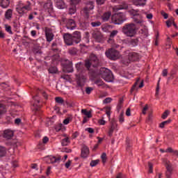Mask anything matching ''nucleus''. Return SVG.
<instances>
[{"label": "nucleus", "mask_w": 178, "mask_h": 178, "mask_svg": "<svg viewBox=\"0 0 178 178\" xmlns=\"http://www.w3.org/2000/svg\"><path fill=\"white\" fill-rule=\"evenodd\" d=\"M122 33L127 35V37H134V35L137 34L136 24L133 23L125 24L122 27Z\"/></svg>", "instance_id": "f03ea898"}, {"label": "nucleus", "mask_w": 178, "mask_h": 178, "mask_svg": "<svg viewBox=\"0 0 178 178\" xmlns=\"http://www.w3.org/2000/svg\"><path fill=\"white\" fill-rule=\"evenodd\" d=\"M5 28H6V31H7V33H9V34H13V32H12V26L8 24H5Z\"/></svg>", "instance_id": "de8ad7c7"}, {"label": "nucleus", "mask_w": 178, "mask_h": 178, "mask_svg": "<svg viewBox=\"0 0 178 178\" xmlns=\"http://www.w3.org/2000/svg\"><path fill=\"white\" fill-rule=\"evenodd\" d=\"M102 23L99 21L91 22V26L92 27H99L101 26Z\"/></svg>", "instance_id": "603ef678"}, {"label": "nucleus", "mask_w": 178, "mask_h": 178, "mask_svg": "<svg viewBox=\"0 0 178 178\" xmlns=\"http://www.w3.org/2000/svg\"><path fill=\"white\" fill-rule=\"evenodd\" d=\"M173 19L174 18L172 17H170L168 20L165 22L167 27H171L172 24H173Z\"/></svg>", "instance_id": "79ce46f5"}, {"label": "nucleus", "mask_w": 178, "mask_h": 178, "mask_svg": "<svg viewBox=\"0 0 178 178\" xmlns=\"http://www.w3.org/2000/svg\"><path fill=\"white\" fill-rule=\"evenodd\" d=\"M65 26L67 30H74V29L76 27V22L73 19H68Z\"/></svg>", "instance_id": "f3484780"}, {"label": "nucleus", "mask_w": 178, "mask_h": 178, "mask_svg": "<svg viewBox=\"0 0 178 178\" xmlns=\"http://www.w3.org/2000/svg\"><path fill=\"white\" fill-rule=\"evenodd\" d=\"M147 111H148V104H145V107L143 109V115H147Z\"/></svg>", "instance_id": "680f3d73"}, {"label": "nucleus", "mask_w": 178, "mask_h": 178, "mask_svg": "<svg viewBox=\"0 0 178 178\" xmlns=\"http://www.w3.org/2000/svg\"><path fill=\"white\" fill-rule=\"evenodd\" d=\"M56 72H58L56 67H50L49 69V73H51L52 74L56 73Z\"/></svg>", "instance_id": "49530a36"}, {"label": "nucleus", "mask_w": 178, "mask_h": 178, "mask_svg": "<svg viewBox=\"0 0 178 178\" xmlns=\"http://www.w3.org/2000/svg\"><path fill=\"white\" fill-rule=\"evenodd\" d=\"M99 74L102 79L105 80V81H107V83H111V81H113V74L108 69L101 68L99 72Z\"/></svg>", "instance_id": "20e7f679"}, {"label": "nucleus", "mask_w": 178, "mask_h": 178, "mask_svg": "<svg viewBox=\"0 0 178 178\" xmlns=\"http://www.w3.org/2000/svg\"><path fill=\"white\" fill-rule=\"evenodd\" d=\"M116 127H118V124H116V120H115V119H112L111 122V126L109 127L108 132L109 137H112L113 134V131H115V129H116Z\"/></svg>", "instance_id": "4468645a"}, {"label": "nucleus", "mask_w": 178, "mask_h": 178, "mask_svg": "<svg viewBox=\"0 0 178 178\" xmlns=\"http://www.w3.org/2000/svg\"><path fill=\"white\" fill-rule=\"evenodd\" d=\"M62 159V156H51V157H47V160L50 161L51 163H59L60 162V160Z\"/></svg>", "instance_id": "4be33fe9"}, {"label": "nucleus", "mask_w": 178, "mask_h": 178, "mask_svg": "<svg viewBox=\"0 0 178 178\" xmlns=\"http://www.w3.org/2000/svg\"><path fill=\"white\" fill-rule=\"evenodd\" d=\"M129 59L131 60V62H137V60H139L140 56L138 54L135 52H131L128 54Z\"/></svg>", "instance_id": "dca6fc26"}, {"label": "nucleus", "mask_w": 178, "mask_h": 178, "mask_svg": "<svg viewBox=\"0 0 178 178\" xmlns=\"http://www.w3.org/2000/svg\"><path fill=\"white\" fill-rule=\"evenodd\" d=\"M139 83H140V78H137L136 83L133 85L131 89V93H133V91H134L135 90H138L137 86H138Z\"/></svg>", "instance_id": "473e14b6"}, {"label": "nucleus", "mask_w": 178, "mask_h": 178, "mask_svg": "<svg viewBox=\"0 0 178 178\" xmlns=\"http://www.w3.org/2000/svg\"><path fill=\"white\" fill-rule=\"evenodd\" d=\"M111 22L114 24H122L124 22L123 13H117L111 17Z\"/></svg>", "instance_id": "6e6552de"}, {"label": "nucleus", "mask_w": 178, "mask_h": 178, "mask_svg": "<svg viewBox=\"0 0 178 178\" xmlns=\"http://www.w3.org/2000/svg\"><path fill=\"white\" fill-rule=\"evenodd\" d=\"M99 163V161L98 159L97 160H92L90 162V166L92 168H94V166H97Z\"/></svg>", "instance_id": "8fccbe9b"}, {"label": "nucleus", "mask_w": 178, "mask_h": 178, "mask_svg": "<svg viewBox=\"0 0 178 178\" xmlns=\"http://www.w3.org/2000/svg\"><path fill=\"white\" fill-rule=\"evenodd\" d=\"M132 2L136 6H145L147 0H132Z\"/></svg>", "instance_id": "b1692460"}, {"label": "nucleus", "mask_w": 178, "mask_h": 178, "mask_svg": "<svg viewBox=\"0 0 178 178\" xmlns=\"http://www.w3.org/2000/svg\"><path fill=\"white\" fill-rule=\"evenodd\" d=\"M72 35L75 44H79L81 41V33L79 31H74Z\"/></svg>", "instance_id": "2eb2a0df"}, {"label": "nucleus", "mask_w": 178, "mask_h": 178, "mask_svg": "<svg viewBox=\"0 0 178 178\" xmlns=\"http://www.w3.org/2000/svg\"><path fill=\"white\" fill-rule=\"evenodd\" d=\"M14 133L10 129H6L3 131V137L6 138V140H10L13 137Z\"/></svg>", "instance_id": "412c9836"}, {"label": "nucleus", "mask_w": 178, "mask_h": 178, "mask_svg": "<svg viewBox=\"0 0 178 178\" xmlns=\"http://www.w3.org/2000/svg\"><path fill=\"white\" fill-rule=\"evenodd\" d=\"M124 101V100L123 99V97L120 98L119 102L117 106L118 111H120V109H122Z\"/></svg>", "instance_id": "a19ab883"}, {"label": "nucleus", "mask_w": 178, "mask_h": 178, "mask_svg": "<svg viewBox=\"0 0 178 178\" xmlns=\"http://www.w3.org/2000/svg\"><path fill=\"white\" fill-rule=\"evenodd\" d=\"M6 155V148L0 145V158Z\"/></svg>", "instance_id": "72a5a7b5"}, {"label": "nucleus", "mask_w": 178, "mask_h": 178, "mask_svg": "<svg viewBox=\"0 0 178 178\" xmlns=\"http://www.w3.org/2000/svg\"><path fill=\"white\" fill-rule=\"evenodd\" d=\"M55 101L57 104H63V102H65V100H63V98L60 97H57L55 98Z\"/></svg>", "instance_id": "09e8293b"}, {"label": "nucleus", "mask_w": 178, "mask_h": 178, "mask_svg": "<svg viewBox=\"0 0 178 178\" xmlns=\"http://www.w3.org/2000/svg\"><path fill=\"white\" fill-rule=\"evenodd\" d=\"M33 99L35 101V103L33 104V111H39L40 106H38V104H40V98H38V95L33 97Z\"/></svg>", "instance_id": "5701e85b"}, {"label": "nucleus", "mask_w": 178, "mask_h": 178, "mask_svg": "<svg viewBox=\"0 0 178 178\" xmlns=\"http://www.w3.org/2000/svg\"><path fill=\"white\" fill-rule=\"evenodd\" d=\"M129 44H131L132 47H137V45H138V38L131 39L129 41Z\"/></svg>", "instance_id": "c9c22d12"}, {"label": "nucleus", "mask_w": 178, "mask_h": 178, "mask_svg": "<svg viewBox=\"0 0 178 178\" xmlns=\"http://www.w3.org/2000/svg\"><path fill=\"white\" fill-rule=\"evenodd\" d=\"M92 38H95V41L97 42H102V40H104V36L100 31H94L92 33Z\"/></svg>", "instance_id": "ddd939ff"}, {"label": "nucleus", "mask_w": 178, "mask_h": 178, "mask_svg": "<svg viewBox=\"0 0 178 178\" xmlns=\"http://www.w3.org/2000/svg\"><path fill=\"white\" fill-rule=\"evenodd\" d=\"M33 54L35 55H38V54H42V51H41L39 49L34 48L33 49Z\"/></svg>", "instance_id": "bf43d9fd"}, {"label": "nucleus", "mask_w": 178, "mask_h": 178, "mask_svg": "<svg viewBox=\"0 0 178 178\" xmlns=\"http://www.w3.org/2000/svg\"><path fill=\"white\" fill-rule=\"evenodd\" d=\"M122 63H123V65H125V66H129V65L131 63V60L129 58V56L128 58H124L122 60Z\"/></svg>", "instance_id": "e433bc0d"}, {"label": "nucleus", "mask_w": 178, "mask_h": 178, "mask_svg": "<svg viewBox=\"0 0 178 178\" xmlns=\"http://www.w3.org/2000/svg\"><path fill=\"white\" fill-rule=\"evenodd\" d=\"M63 71L64 73H73V62L67 59L64 60L63 63Z\"/></svg>", "instance_id": "0eeeda50"}, {"label": "nucleus", "mask_w": 178, "mask_h": 178, "mask_svg": "<svg viewBox=\"0 0 178 178\" xmlns=\"http://www.w3.org/2000/svg\"><path fill=\"white\" fill-rule=\"evenodd\" d=\"M95 84H97L99 87L103 86L105 87L106 84H105L104 82L102 81V79H97L95 81Z\"/></svg>", "instance_id": "4c0bfd02"}, {"label": "nucleus", "mask_w": 178, "mask_h": 178, "mask_svg": "<svg viewBox=\"0 0 178 178\" xmlns=\"http://www.w3.org/2000/svg\"><path fill=\"white\" fill-rule=\"evenodd\" d=\"M106 0H96L97 5H104Z\"/></svg>", "instance_id": "69168bd1"}, {"label": "nucleus", "mask_w": 178, "mask_h": 178, "mask_svg": "<svg viewBox=\"0 0 178 178\" xmlns=\"http://www.w3.org/2000/svg\"><path fill=\"white\" fill-rule=\"evenodd\" d=\"M111 16H112V13L109 11L104 13L102 16V20H103V22H108V20H109L111 18Z\"/></svg>", "instance_id": "393cba45"}, {"label": "nucleus", "mask_w": 178, "mask_h": 178, "mask_svg": "<svg viewBox=\"0 0 178 178\" xmlns=\"http://www.w3.org/2000/svg\"><path fill=\"white\" fill-rule=\"evenodd\" d=\"M159 83H161V78L159 79L157 86H156V93H155L156 97H158L159 95V89H160Z\"/></svg>", "instance_id": "a18cd8bd"}, {"label": "nucleus", "mask_w": 178, "mask_h": 178, "mask_svg": "<svg viewBox=\"0 0 178 178\" xmlns=\"http://www.w3.org/2000/svg\"><path fill=\"white\" fill-rule=\"evenodd\" d=\"M68 54H70V55H72V56H75V55H77V48L72 47L68 50Z\"/></svg>", "instance_id": "c85d7f7f"}, {"label": "nucleus", "mask_w": 178, "mask_h": 178, "mask_svg": "<svg viewBox=\"0 0 178 178\" xmlns=\"http://www.w3.org/2000/svg\"><path fill=\"white\" fill-rule=\"evenodd\" d=\"M168 116H169V110H166L163 115H161V118L163 119H166V118H168Z\"/></svg>", "instance_id": "5fc2aeb1"}, {"label": "nucleus", "mask_w": 178, "mask_h": 178, "mask_svg": "<svg viewBox=\"0 0 178 178\" xmlns=\"http://www.w3.org/2000/svg\"><path fill=\"white\" fill-rule=\"evenodd\" d=\"M23 9H25L26 10H31L30 3H29L28 5L23 6L21 9H19L18 10L19 13H22V12H23Z\"/></svg>", "instance_id": "58836bf2"}, {"label": "nucleus", "mask_w": 178, "mask_h": 178, "mask_svg": "<svg viewBox=\"0 0 178 178\" xmlns=\"http://www.w3.org/2000/svg\"><path fill=\"white\" fill-rule=\"evenodd\" d=\"M175 149H173V148L172 147H168L167 148V149L165 150V152H169L170 154H174L175 153Z\"/></svg>", "instance_id": "e2e57ef3"}, {"label": "nucleus", "mask_w": 178, "mask_h": 178, "mask_svg": "<svg viewBox=\"0 0 178 178\" xmlns=\"http://www.w3.org/2000/svg\"><path fill=\"white\" fill-rule=\"evenodd\" d=\"M99 65V60L98 59V57H97V56L94 54H90L89 59L85 61V66L88 70H90V67L91 66L92 67H98Z\"/></svg>", "instance_id": "7ed1b4c3"}, {"label": "nucleus", "mask_w": 178, "mask_h": 178, "mask_svg": "<svg viewBox=\"0 0 178 178\" xmlns=\"http://www.w3.org/2000/svg\"><path fill=\"white\" fill-rule=\"evenodd\" d=\"M162 16L164 17V19H168L169 17V15L168 13H165V11H161V12Z\"/></svg>", "instance_id": "338daca9"}, {"label": "nucleus", "mask_w": 178, "mask_h": 178, "mask_svg": "<svg viewBox=\"0 0 178 178\" xmlns=\"http://www.w3.org/2000/svg\"><path fill=\"white\" fill-rule=\"evenodd\" d=\"M5 17L6 19H12V10L11 9H8L5 14Z\"/></svg>", "instance_id": "ea45409f"}, {"label": "nucleus", "mask_w": 178, "mask_h": 178, "mask_svg": "<svg viewBox=\"0 0 178 178\" xmlns=\"http://www.w3.org/2000/svg\"><path fill=\"white\" fill-rule=\"evenodd\" d=\"M120 123H123L124 122V117H123V112H121L119 116Z\"/></svg>", "instance_id": "6e6d98bb"}, {"label": "nucleus", "mask_w": 178, "mask_h": 178, "mask_svg": "<svg viewBox=\"0 0 178 178\" xmlns=\"http://www.w3.org/2000/svg\"><path fill=\"white\" fill-rule=\"evenodd\" d=\"M148 166H149V173H153L154 172V164L151 162H148Z\"/></svg>", "instance_id": "3c124183"}, {"label": "nucleus", "mask_w": 178, "mask_h": 178, "mask_svg": "<svg viewBox=\"0 0 178 178\" xmlns=\"http://www.w3.org/2000/svg\"><path fill=\"white\" fill-rule=\"evenodd\" d=\"M138 10H133L131 11V15H133V19L134 23H136V24H143L144 23V20L143 19V16H141L140 14H137Z\"/></svg>", "instance_id": "1a4fd4ad"}, {"label": "nucleus", "mask_w": 178, "mask_h": 178, "mask_svg": "<svg viewBox=\"0 0 178 178\" xmlns=\"http://www.w3.org/2000/svg\"><path fill=\"white\" fill-rule=\"evenodd\" d=\"M56 6L58 9H65V2L63 0H58L56 2Z\"/></svg>", "instance_id": "cd10ccee"}, {"label": "nucleus", "mask_w": 178, "mask_h": 178, "mask_svg": "<svg viewBox=\"0 0 178 178\" xmlns=\"http://www.w3.org/2000/svg\"><path fill=\"white\" fill-rule=\"evenodd\" d=\"M51 6L52 3H51V1H48L44 4L43 8L47 10V9H51Z\"/></svg>", "instance_id": "37998d69"}, {"label": "nucleus", "mask_w": 178, "mask_h": 178, "mask_svg": "<svg viewBox=\"0 0 178 178\" xmlns=\"http://www.w3.org/2000/svg\"><path fill=\"white\" fill-rule=\"evenodd\" d=\"M6 112H7L6 106H5L3 104H0V116H2V115H5Z\"/></svg>", "instance_id": "bb28decb"}, {"label": "nucleus", "mask_w": 178, "mask_h": 178, "mask_svg": "<svg viewBox=\"0 0 178 178\" xmlns=\"http://www.w3.org/2000/svg\"><path fill=\"white\" fill-rule=\"evenodd\" d=\"M94 9V2L90 1L86 4V6L82 9L81 15H83L85 20L83 22V26L87 29V27L90 26V22L88 19H90V12Z\"/></svg>", "instance_id": "f257e3e1"}, {"label": "nucleus", "mask_w": 178, "mask_h": 178, "mask_svg": "<svg viewBox=\"0 0 178 178\" xmlns=\"http://www.w3.org/2000/svg\"><path fill=\"white\" fill-rule=\"evenodd\" d=\"M94 90V88H91V87H87L86 88V94H88V95H90V94H91V91H92Z\"/></svg>", "instance_id": "13d9d810"}, {"label": "nucleus", "mask_w": 178, "mask_h": 178, "mask_svg": "<svg viewBox=\"0 0 178 178\" xmlns=\"http://www.w3.org/2000/svg\"><path fill=\"white\" fill-rule=\"evenodd\" d=\"M63 40L65 44H66L67 46L73 45V43L74 42V40H73V36L70 33H64Z\"/></svg>", "instance_id": "9b49d317"}, {"label": "nucleus", "mask_w": 178, "mask_h": 178, "mask_svg": "<svg viewBox=\"0 0 178 178\" xmlns=\"http://www.w3.org/2000/svg\"><path fill=\"white\" fill-rule=\"evenodd\" d=\"M10 3V0H1V6L3 8H8V6H9Z\"/></svg>", "instance_id": "c756f323"}, {"label": "nucleus", "mask_w": 178, "mask_h": 178, "mask_svg": "<svg viewBox=\"0 0 178 178\" xmlns=\"http://www.w3.org/2000/svg\"><path fill=\"white\" fill-rule=\"evenodd\" d=\"M105 54H106V56H107L108 59H111V60H116L119 59L120 56V54L119 53V51L113 48L108 49L107 51H106Z\"/></svg>", "instance_id": "423d86ee"}, {"label": "nucleus", "mask_w": 178, "mask_h": 178, "mask_svg": "<svg viewBox=\"0 0 178 178\" xmlns=\"http://www.w3.org/2000/svg\"><path fill=\"white\" fill-rule=\"evenodd\" d=\"M129 8V5L126 2H122L121 4L118 6H115L113 8L114 12H118V10H122V9H127Z\"/></svg>", "instance_id": "a211bd4d"}, {"label": "nucleus", "mask_w": 178, "mask_h": 178, "mask_svg": "<svg viewBox=\"0 0 178 178\" xmlns=\"http://www.w3.org/2000/svg\"><path fill=\"white\" fill-rule=\"evenodd\" d=\"M102 160L103 163H106V153L104 152L102 153V156H101Z\"/></svg>", "instance_id": "864d4df0"}, {"label": "nucleus", "mask_w": 178, "mask_h": 178, "mask_svg": "<svg viewBox=\"0 0 178 178\" xmlns=\"http://www.w3.org/2000/svg\"><path fill=\"white\" fill-rule=\"evenodd\" d=\"M76 11V6H72L69 8V15H74Z\"/></svg>", "instance_id": "c03bdc74"}, {"label": "nucleus", "mask_w": 178, "mask_h": 178, "mask_svg": "<svg viewBox=\"0 0 178 178\" xmlns=\"http://www.w3.org/2000/svg\"><path fill=\"white\" fill-rule=\"evenodd\" d=\"M81 113H83V115H85V116H87V118H92V115L91 114V111H88L87 109H82Z\"/></svg>", "instance_id": "7c9ffc66"}, {"label": "nucleus", "mask_w": 178, "mask_h": 178, "mask_svg": "<svg viewBox=\"0 0 178 178\" xmlns=\"http://www.w3.org/2000/svg\"><path fill=\"white\" fill-rule=\"evenodd\" d=\"M118 33H119V31H118V30H113L111 31V33L109 35V38L107 40L108 44H113V42H115L113 38H115V37H116V35H118Z\"/></svg>", "instance_id": "aec40b11"}, {"label": "nucleus", "mask_w": 178, "mask_h": 178, "mask_svg": "<svg viewBox=\"0 0 178 178\" xmlns=\"http://www.w3.org/2000/svg\"><path fill=\"white\" fill-rule=\"evenodd\" d=\"M112 102V98L111 97H107L103 101V104H109Z\"/></svg>", "instance_id": "052dcab7"}, {"label": "nucleus", "mask_w": 178, "mask_h": 178, "mask_svg": "<svg viewBox=\"0 0 178 178\" xmlns=\"http://www.w3.org/2000/svg\"><path fill=\"white\" fill-rule=\"evenodd\" d=\"M87 77L81 74L76 75V83L79 87H84Z\"/></svg>", "instance_id": "f8f14e48"}, {"label": "nucleus", "mask_w": 178, "mask_h": 178, "mask_svg": "<svg viewBox=\"0 0 178 178\" xmlns=\"http://www.w3.org/2000/svg\"><path fill=\"white\" fill-rule=\"evenodd\" d=\"M147 122H152V113H150L148 115Z\"/></svg>", "instance_id": "774afa93"}, {"label": "nucleus", "mask_w": 178, "mask_h": 178, "mask_svg": "<svg viewBox=\"0 0 178 178\" xmlns=\"http://www.w3.org/2000/svg\"><path fill=\"white\" fill-rule=\"evenodd\" d=\"M171 122H172V120L170 119H169L166 121H164V122L160 123L159 124L160 129H164L165 126H166V124H169V123H170Z\"/></svg>", "instance_id": "f704fd0d"}, {"label": "nucleus", "mask_w": 178, "mask_h": 178, "mask_svg": "<svg viewBox=\"0 0 178 178\" xmlns=\"http://www.w3.org/2000/svg\"><path fill=\"white\" fill-rule=\"evenodd\" d=\"M106 115H107L108 119H111V107H106Z\"/></svg>", "instance_id": "4d7b16f0"}, {"label": "nucleus", "mask_w": 178, "mask_h": 178, "mask_svg": "<svg viewBox=\"0 0 178 178\" xmlns=\"http://www.w3.org/2000/svg\"><path fill=\"white\" fill-rule=\"evenodd\" d=\"M61 144L63 147H66V145L70 144V140L69 139V137L63 139L61 141Z\"/></svg>", "instance_id": "2f4dec72"}, {"label": "nucleus", "mask_w": 178, "mask_h": 178, "mask_svg": "<svg viewBox=\"0 0 178 178\" xmlns=\"http://www.w3.org/2000/svg\"><path fill=\"white\" fill-rule=\"evenodd\" d=\"M44 34L47 42H51L55 37V35H54V33L52 32V29L51 28L44 27Z\"/></svg>", "instance_id": "9d476101"}, {"label": "nucleus", "mask_w": 178, "mask_h": 178, "mask_svg": "<svg viewBox=\"0 0 178 178\" xmlns=\"http://www.w3.org/2000/svg\"><path fill=\"white\" fill-rule=\"evenodd\" d=\"M90 154V149L86 145H83L81 149V158H87Z\"/></svg>", "instance_id": "6ab92c4d"}, {"label": "nucleus", "mask_w": 178, "mask_h": 178, "mask_svg": "<svg viewBox=\"0 0 178 178\" xmlns=\"http://www.w3.org/2000/svg\"><path fill=\"white\" fill-rule=\"evenodd\" d=\"M51 50L53 52H59V47H58V42L56 41L51 44Z\"/></svg>", "instance_id": "a878e982"}, {"label": "nucleus", "mask_w": 178, "mask_h": 178, "mask_svg": "<svg viewBox=\"0 0 178 178\" xmlns=\"http://www.w3.org/2000/svg\"><path fill=\"white\" fill-rule=\"evenodd\" d=\"M81 0H70L72 5H77L80 3Z\"/></svg>", "instance_id": "0e129e2a"}, {"label": "nucleus", "mask_w": 178, "mask_h": 178, "mask_svg": "<svg viewBox=\"0 0 178 178\" xmlns=\"http://www.w3.org/2000/svg\"><path fill=\"white\" fill-rule=\"evenodd\" d=\"M163 162L166 169L165 172V178H172V176H173V170H174L173 164H172L170 161L168 160V159H164L163 160Z\"/></svg>", "instance_id": "39448f33"}]
</instances>
